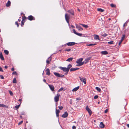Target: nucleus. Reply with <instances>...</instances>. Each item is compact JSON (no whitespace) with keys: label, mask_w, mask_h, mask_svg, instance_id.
I'll use <instances>...</instances> for the list:
<instances>
[{"label":"nucleus","mask_w":129,"mask_h":129,"mask_svg":"<svg viewBox=\"0 0 129 129\" xmlns=\"http://www.w3.org/2000/svg\"><path fill=\"white\" fill-rule=\"evenodd\" d=\"M6 105H5L4 104H0V107H7Z\"/></svg>","instance_id":"nucleus-30"},{"label":"nucleus","mask_w":129,"mask_h":129,"mask_svg":"<svg viewBox=\"0 0 129 129\" xmlns=\"http://www.w3.org/2000/svg\"><path fill=\"white\" fill-rule=\"evenodd\" d=\"M99 126L100 127L102 128H104V125L102 122H101L99 125Z\"/></svg>","instance_id":"nucleus-19"},{"label":"nucleus","mask_w":129,"mask_h":129,"mask_svg":"<svg viewBox=\"0 0 129 129\" xmlns=\"http://www.w3.org/2000/svg\"><path fill=\"white\" fill-rule=\"evenodd\" d=\"M9 92L10 93V95H11L12 96L13 95V93L11 91H9Z\"/></svg>","instance_id":"nucleus-45"},{"label":"nucleus","mask_w":129,"mask_h":129,"mask_svg":"<svg viewBox=\"0 0 129 129\" xmlns=\"http://www.w3.org/2000/svg\"><path fill=\"white\" fill-rule=\"evenodd\" d=\"M28 19L30 20H34V17L31 15H30L28 17Z\"/></svg>","instance_id":"nucleus-14"},{"label":"nucleus","mask_w":129,"mask_h":129,"mask_svg":"<svg viewBox=\"0 0 129 129\" xmlns=\"http://www.w3.org/2000/svg\"><path fill=\"white\" fill-rule=\"evenodd\" d=\"M60 112V111L59 110H57L56 109V116L57 117L59 116V113Z\"/></svg>","instance_id":"nucleus-16"},{"label":"nucleus","mask_w":129,"mask_h":129,"mask_svg":"<svg viewBox=\"0 0 129 129\" xmlns=\"http://www.w3.org/2000/svg\"><path fill=\"white\" fill-rule=\"evenodd\" d=\"M76 100H80V99L79 98H77L76 99Z\"/></svg>","instance_id":"nucleus-58"},{"label":"nucleus","mask_w":129,"mask_h":129,"mask_svg":"<svg viewBox=\"0 0 129 129\" xmlns=\"http://www.w3.org/2000/svg\"><path fill=\"white\" fill-rule=\"evenodd\" d=\"M83 60L82 58H80L78 59L76 61V62L78 64L77 65V66H81L84 63V62H82V61Z\"/></svg>","instance_id":"nucleus-1"},{"label":"nucleus","mask_w":129,"mask_h":129,"mask_svg":"<svg viewBox=\"0 0 129 129\" xmlns=\"http://www.w3.org/2000/svg\"><path fill=\"white\" fill-rule=\"evenodd\" d=\"M101 53L102 54L104 55L107 54H108L107 52L106 51H102Z\"/></svg>","instance_id":"nucleus-27"},{"label":"nucleus","mask_w":129,"mask_h":129,"mask_svg":"<svg viewBox=\"0 0 129 129\" xmlns=\"http://www.w3.org/2000/svg\"><path fill=\"white\" fill-rule=\"evenodd\" d=\"M43 81L44 82H46V80L45 79H43Z\"/></svg>","instance_id":"nucleus-59"},{"label":"nucleus","mask_w":129,"mask_h":129,"mask_svg":"<svg viewBox=\"0 0 129 129\" xmlns=\"http://www.w3.org/2000/svg\"><path fill=\"white\" fill-rule=\"evenodd\" d=\"M114 42L113 41H111L108 42V43L109 44H114Z\"/></svg>","instance_id":"nucleus-36"},{"label":"nucleus","mask_w":129,"mask_h":129,"mask_svg":"<svg viewBox=\"0 0 129 129\" xmlns=\"http://www.w3.org/2000/svg\"><path fill=\"white\" fill-rule=\"evenodd\" d=\"M0 58L2 60H4V58L3 55L2 53L1 52H0Z\"/></svg>","instance_id":"nucleus-23"},{"label":"nucleus","mask_w":129,"mask_h":129,"mask_svg":"<svg viewBox=\"0 0 129 129\" xmlns=\"http://www.w3.org/2000/svg\"><path fill=\"white\" fill-rule=\"evenodd\" d=\"M54 74L56 76L59 77L60 74L59 73L55 72L54 73Z\"/></svg>","instance_id":"nucleus-24"},{"label":"nucleus","mask_w":129,"mask_h":129,"mask_svg":"<svg viewBox=\"0 0 129 129\" xmlns=\"http://www.w3.org/2000/svg\"><path fill=\"white\" fill-rule=\"evenodd\" d=\"M91 58L90 57H89L86 58L84 62V63L86 64L90 60Z\"/></svg>","instance_id":"nucleus-13"},{"label":"nucleus","mask_w":129,"mask_h":129,"mask_svg":"<svg viewBox=\"0 0 129 129\" xmlns=\"http://www.w3.org/2000/svg\"><path fill=\"white\" fill-rule=\"evenodd\" d=\"M17 83L16 80L15 78H14L13 81V83Z\"/></svg>","instance_id":"nucleus-34"},{"label":"nucleus","mask_w":129,"mask_h":129,"mask_svg":"<svg viewBox=\"0 0 129 129\" xmlns=\"http://www.w3.org/2000/svg\"><path fill=\"white\" fill-rule=\"evenodd\" d=\"M69 15L66 13L65 15V18L67 22L69 24V21L70 19Z\"/></svg>","instance_id":"nucleus-2"},{"label":"nucleus","mask_w":129,"mask_h":129,"mask_svg":"<svg viewBox=\"0 0 129 129\" xmlns=\"http://www.w3.org/2000/svg\"><path fill=\"white\" fill-rule=\"evenodd\" d=\"M71 27H72V28H74L75 27L73 25H71Z\"/></svg>","instance_id":"nucleus-62"},{"label":"nucleus","mask_w":129,"mask_h":129,"mask_svg":"<svg viewBox=\"0 0 129 129\" xmlns=\"http://www.w3.org/2000/svg\"><path fill=\"white\" fill-rule=\"evenodd\" d=\"M79 69V68H72L71 69L70 71H73L77 70Z\"/></svg>","instance_id":"nucleus-21"},{"label":"nucleus","mask_w":129,"mask_h":129,"mask_svg":"<svg viewBox=\"0 0 129 129\" xmlns=\"http://www.w3.org/2000/svg\"><path fill=\"white\" fill-rule=\"evenodd\" d=\"M60 95V94L59 93H58L56 94V95L55 96L54 98V100L55 102H57L59 100V99Z\"/></svg>","instance_id":"nucleus-3"},{"label":"nucleus","mask_w":129,"mask_h":129,"mask_svg":"<svg viewBox=\"0 0 129 129\" xmlns=\"http://www.w3.org/2000/svg\"><path fill=\"white\" fill-rule=\"evenodd\" d=\"M8 67V66H5V69H7Z\"/></svg>","instance_id":"nucleus-56"},{"label":"nucleus","mask_w":129,"mask_h":129,"mask_svg":"<svg viewBox=\"0 0 129 129\" xmlns=\"http://www.w3.org/2000/svg\"><path fill=\"white\" fill-rule=\"evenodd\" d=\"M86 110L88 112L90 116L92 113V112L90 109L89 108L88 106H87L86 108Z\"/></svg>","instance_id":"nucleus-7"},{"label":"nucleus","mask_w":129,"mask_h":129,"mask_svg":"<svg viewBox=\"0 0 129 129\" xmlns=\"http://www.w3.org/2000/svg\"><path fill=\"white\" fill-rule=\"evenodd\" d=\"M0 71L2 72H4L3 70H2V68L1 67H0Z\"/></svg>","instance_id":"nucleus-53"},{"label":"nucleus","mask_w":129,"mask_h":129,"mask_svg":"<svg viewBox=\"0 0 129 129\" xmlns=\"http://www.w3.org/2000/svg\"><path fill=\"white\" fill-rule=\"evenodd\" d=\"M79 78L80 80L82 82H83L85 84L86 83V79L84 77H79Z\"/></svg>","instance_id":"nucleus-4"},{"label":"nucleus","mask_w":129,"mask_h":129,"mask_svg":"<svg viewBox=\"0 0 129 129\" xmlns=\"http://www.w3.org/2000/svg\"><path fill=\"white\" fill-rule=\"evenodd\" d=\"M79 86H78L77 87L73 89L72 91H77L78 89H79Z\"/></svg>","instance_id":"nucleus-18"},{"label":"nucleus","mask_w":129,"mask_h":129,"mask_svg":"<svg viewBox=\"0 0 129 129\" xmlns=\"http://www.w3.org/2000/svg\"><path fill=\"white\" fill-rule=\"evenodd\" d=\"M22 101L21 99H19V100L18 101L20 102H21Z\"/></svg>","instance_id":"nucleus-61"},{"label":"nucleus","mask_w":129,"mask_h":129,"mask_svg":"<svg viewBox=\"0 0 129 129\" xmlns=\"http://www.w3.org/2000/svg\"><path fill=\"white\" fill-rule=\"evenodd\" d=\"M12 74L13 75H17V73L15 71H14V72L12 73Z\"/></svg>","instance_id":"nucleus-44"},{"label":"nucleus","mask_w":129,"mask_h":129,"mask_svg":"<svg viewBox=\"0 0 129 129\" xmlns=\"http://www.w3.org/2000/svg\"><path fill=\"white\" fill-rule=\"evenodd\" d=\"M94 39L96 40H100L99 37V36L97 35H94Z\"/></svg>","instance_id":"nucleus-17"},{"label":"nucleus","mask_w":129,"mask_h":129,"mask_svg":"<svg viewBox=\"0 0 129 129\" xmlns=\"http://www.w3.org/2000/svg\"><path fill=\"white\" fill-rule=\"evenodd\" d=\"M95 89L99 92H100L101 91V89L99 87H95Z\"/></svg>","instance_id":"nucleus-31"},{"label":"nucleus","mask_w":129,"mask_h":129,"mask_svg":"<svg viewBox=\"0 0 129 129\" xmlns=\"http://www.w3.org/2000/svg\"><path fill=\"white\" fill-rule=\"evenodd\" d=\"M98 95H95L94 97V99H96L98 98Z\"/></svg>","instance_id":"nucleus-43"},{"label":"nucleus","mask_w":129,"mask_h":129,"mask_svg":"<svg viewBox=\"0 0 129 129\" xmlns=\"http://www.w3.org/2000/svg\"><path fill=\"white\" fill-rule=\"evenodd\" d=\"M15 23V24H16V25H17V27H18V26H19V25H18V23L17 22V21Z\"/></svg>","instance_id":"nucleus-51"},{"label":"nucleus","mask_w":129,"mask_h":129,"mask_svg":"<svg viewBox=\"0 0 129 129\" xmlns=\"http://www.w3.org/2000/svg\"><path fill=\"white\" fill-rule=\"evenodd\" d=\"M77 43L74 42H68L67 44V45L68 46L73 45Z\"/></svg>","instance_id":"nucleus-8"},{"label":"nucleus","mask_w":129,"mask_h":129,"mask_svg":"<svg viewBox=\"0 0 129 129\" xmlns=\"http://www.w3.org/2000/svg\"><path fill=\"white\" fill-rule=\"evenodd\" d=\"M96 44H89L87 45V46H93L95 45Z\"/></svg>","instance_id":"nucleus-32"},{"label":"nucleus","mask_w":129,"mask_h":129,"mask_svg":"<svg viewBox=\"0 0 129 129\" xmlns=\"http://www.w3.org/2000/svg\"><path fill=\"white\" fill-rule=\"evenodd\" d=\"M68 12L70 13L71 15L74 16V12L73 10H68Z\"/></svg>","instance_id":"nucleus-11"},{"label":"nucleus","mask_w":129,"mask_h":129,"mask_svg":"<svg viewBox=\"0 0 129 129\" xmlns=\"http://www.w3.org/2000/svg\"><path fill=\"white\" fill-rule=\"evenodd\" d=\"M26 17L25 16L24 17H22V21H23L24 20H25L26 19Z\"/></svg>","instance_id":"nucleus-49"},{"label":"nucleus","mask_w":129,"mask_h":129,"mask_svg":"<svg viewBox=\"0 0 129 129\" xmlns=\"http://www.w3.org/2000/svg\"><path fill=\"white\" fill-rule=\"evenodd\" d=\"M63 87L60 88L58 91V92H59L63 90Z\"/></svg>","instance_id":"nucleus-35"},{"label":"nucleus","mask_w":129,"mask_h":129,"mask_svg":"<svg viewBox=\"0 0 129 129\" xmlns=\"http://www.w3.org/2000/svg\"><path fill=\"white\" fill-rule=\"evenodd\" d=\"M24 22H23V21H22L21 22V26H23V25L24 24Z\"/></svg>","instance_id":"nucleus-46"},{"label":"nucleus","mask_w":129,"mask_h":129,"mask_svg":"<svg viewBox=\"0 0 129 129\" xmlns=\"http://www.w3.org/2000/svg\"><path fill=\"white\" fill-rule=\"evenodd\" d=\"M46 74L47 75H49L50 74L49 70L48 69H47L46 70Z\"/></svg>","instance_id":"nucleus-22"},{"label":"nucleus","mask_w":129,"mask_h":129,"mask_svg":"<svg viewBox=\"0 0 129 129\" xmlns=\"http://www.w3.org/2000/svg\"><path fill=\"white\" fill-rule=\"evenodd\" d=\"M20 117L22 118V117L21 116H20Z\"/></svg>","instance_id":"nucleus-64"},{"label":"nucleus","mask_w":129,"mask_h":129,"mask_svg":"<svg viewBox=\"0 0 129 129\" xmlns=\"http://www.w3.org/2000/svg\"><path fill=\"white\" fill-rule=\"evenodd\" d=\"M50 89L52 91H53L54 90V87L52 85H48Z\"/></svg>","instance_id":"nucleus-10"},{"label":"nucleus","mask_w":129,"mask_h":129,"mask_svg":"<svg viewBox=\"0 0 129 129\" xmlns=\"http://www.w3.org/2000/svg\"><path fill=\"white\" fill-rule=\"evenodd\" d=\"M64 76V75H60L59 77H63Z\"/></svg>","instance_id":"nucleus-55"},{"label":"nucleus","mask_w":129,"mask_h":129,"mask_svg":"<svg viewBox=\"0 0 129 129\" xmlns=\"http://www.w3.org/2000/svg\"><path fill=\"white\" fill-rule=\"evenodd\" d=\"M123 41V40H121H121L119 42V43H118L119 45H120V44H121V42H122V41Z\"/></svg>","instance_id":"nucleus-42"},{"label":"nucleus","mask_w":129,"mask_h":129,"mask_svg":"<svg viewBox=\"0 0 129 129\" xmlns=\"http://www.w3.org/2000/svg\"><path fill=\"white\" fill-rule=\"evenodd\" d=\"M4 52L6 55H8L9 53V51L7 50H4Z\"/></svg>","instance_id":"nucleus-33"},{"label":"nucleus","mask_w":129,"mask_h":129,"mask_svg":"<svg viewBox=\"0 0 129 129\" xmlns=\"http://www.w3.org/2000/svg\"><path fill=\"white\" fill-rule=\"evenodd\" d=\"M73 33L75 34L80 36H82V34L81 33H77L75 29H73Z\"/></svg>","instance_id":"nucleus-9"},{"label":"nucleus","mask_w":129,"mask_h":129,"mask_svg":"<svg viewBox=\"0 0 129 129\" xmlns=\"http://www.w3.org/2000/svg\"><path fill=\"white\" fill-rule=\"evenodd\" d=\"M125 23H125L124 24H123V27H124V26H125Z\"/></svg>","instance_id":"nucleus-63"},{"label":"nucleus","mask_w":129,"mask_h":129,"mask_svg":"<svg viewBox=\"0 0 129 129\" xmlns=\"http://www.w3.org/2000/svg\"><path fill=\"white\" fill-rule=\"evenodd\" d=\"M14 68H12V69H11V70L12 71H14Z\"/></svg>","instance_id":"nucleus-57"},{"label":"nucleus","mask_w":129,"mask_h":129,"mask_svg":"<svg viewBox=\"0 0 129 129\" xmlns=\"http://www.w3.org/2000/svg\"><path fill=\"white\" fill-rule=\"evenodd\" d=\"M73 59V57L69 58L66 61H68L70 62L72 61Z\"/></svg>","instance_id":"nucleus-26"},{"label":"nucleus","mask_w":129,"mask_h":129,"mask_svg":"<svg viewBox=\"0 0 129 129\" xmlns=\"http://www.w3.org/2000/svg\"><path fill=\"white\" fill-rule=\"evenodd\" d=\"M20 106V105H16L15 106V108L16 109H18L19 108V107Z\"/></svg>","instance_id":"nucleus-41"},{"label":"nucleus","mask_w":129,"mask_h":129,"mask_svg":"<svg viewBox=\"0 0 129 129\" xmlns=\"http://www.w3.org/2000/svg\"><path fill=\"white\" fill-rule=\"evenodd\" d=\"M11 5V2L10 1H8L7 3L6 4V6L7 7H9Z\"/></svg>","instance_id":"nucleus-20"},{"label":"nucleus","mask_w":129,"mask_h":129,"mask_svg":"<svg viewBox=\"0 0 129 129\" xmlns=\"http://www.w3.org/2000/svg\"><path fill=\"white\" fill-rule=\"evenodd\" d=\"M59 68L61 70H63V71L67 72V73H68L69 71L67 68L66 67H59Z\"/></svg>","instance_id":"nucleus-5"},{"label":"nucleus","mask_w":129,"mask_h":129,"mask_svg":"<svg viewBox=\"0 0 129 129\" xmlns=\"http://www.w3.org/2000/svg\"><path fill=\"white\" fill-rule=\"evenodd\" d=\"M71 50V49H66L65 50V51L69 52Z\"/></svg>","instance_id":"nucleus-39"},{"label":"nucleus","mask_w":129,"mask_h":129,"mask_svg":"<svg viewBox=\"0 0 129 129\" xmlns=\"http://www.w3.org/2000/svg\"><path fill=\"white\" fill-rule=\"evenodd\" d=\"M72 128L73 129H76V127L74 125L72 126Z\"/></svg>","instance_id":"nucleus-54"},{"label":"nucleus","mask_w":129,"mask_h":129,"mask_svg":"<svg viewBox=\"0 0 129 129\" xmlns=\"http://www.w3.org/2000/svg\"><path fill=\"white\" fill-rule=\"evenodd\" d=\"M125 37V35H123L122 36V37L121 38V39L122 40H123L124 39Z\"/></svg>","instance_id":"nucleus-38"},{"label":"nucleus","mask_w":129,"mask_h":129,"mask_svg":"<svg viewBox=\"0 0 129 129\" xmlns=\"http://www.w3.org/2000/svg\"><path fill=\"white\" fill-rule=\"evenodd\" d=\"M72 67V65L71 64H70L68 65V67L67 68L68 69L69 71L70 68H71Z\"/></svg>","instance_id":"nucleus-29"},{"label":"nucleus","mask_w":129,"mask_h":129,"mask_svg":"<svg viewBox=\"0 0 129 129\" xmlns=\"http://www.w3.org/2000/svg\"><path fill=\"white\" fill-rule=\"evenodd\" d=\"M76 28L78 29L79 31H81L83 30V28L79 25L76 24Z\"/></svg>","instance_id":"nucleus-6"},{"label":"nucleus","mask_w":129,"mask_h":129,"mask_svg":"<svg viewBox=\"0 0 129 129\" xmlns=\"http://www.w3.org/2000/svg\"><path fill=\"white\" fill-rule=\"evenodd\" d=\"M97 10L98 11L101 12H104V10L103 9L101 8H98L97 9Z\"/></svg>","instance_id":"nucleus-28"},{"label":"nucleus","mask_w":129,"mask_h":129,"mask_svg":"<svg viewBox=\"0 0 129 129\" xmlns=\"http://www.w3.org/2000/svg\"><path fill=\"white\" fill-rule=\"evenodd\" d=\"M0 77L2 79H4V77L2 75H0Z\"/></svg>","instance_id":"nucleus-50"},{"label":"nucleus","mask_w":129,"mask_h":129,"mask_svg":"<svg viewBox=\"0 0 129 129\" xmlns=\"http://www.w3.org/2000/svg\"><path fill=\"white\" fill-rule=\"evenodd\" d=\"M51 60V57H49L46 60V62L47 64H49L50 61Z\"/></svg>","instance_id":"nucleus-15"},{"label":"nucleus","mask_w":129,"mask_h":129,"mask_svg":"<svg viewBox=\"0 0 129 129\" xmlns=\"http://www.w3.org/2000/svg\"><path fill=\"white\" fill-rule=\"evenodd\" d=\"M68 114L67 112H65L64 114L61 116L63 118H66L68 116Z\"/></svg>","instance_id":"nucleus-12"},{"label":"nucleus","mask_w":129,"mask_h":129,"mask_svg":"<svg viewBox=\"0 0 129 129\" xmlns=\"http://www.w3.org/2000/svg\"><path fill=\"white\" fill-rule=\"evenodd\" d=\"M110 6L112 7H116V5L113 4H111Z\"/></svg>","instance_id":"nucleus-37"},{"label":"nucleus","mask_w":129,"mask_h":129,"mask_svg":"<svg viewBox=\"0 0 129 129\" xmlns=\"http://www.w3.org/2000/svg\"><path fill=\"white\" fill-rule=\"evenodd\" d=\"M127 126L129 128V124H128L127 125Z\"/></svg>","instance_id":"nucleus-60"},{"label":"nucleus","mask_w":129,"mask_h":129,"mask_svg":"<svg viewBox=\"0 0 129 129\" xmlns=\"http://www.w3.org/2000/svg\"><path fill=\"white\" fill-rule=\"evenodd\" d=\"M59 108L60 110H61L63 108V107L62 106L59 107Z\"/></svg>","instance_id":"nucleus-47"},{"label":"nucleus","mask_w":129,"mask_h":129,"mask_svg":"<svg viewBox=\"0 0 129 129\" xmlns=\"http://www.w3.org/2000/svg\"><path fill=\"white\" fill-rule=\"evenodd\" d=\"M108 111V109H106L105 111L104 112L105 113H106Z\"/></svg>","instance_id":"nucleus-52"},{"label":"nucleus","mask_w":129,"mask_h":129,"mask_svg":"<svg viewBox=\"0 0 129 129\" xmlns=\"http://www.w3.org/2000/svg\"><path fill=\"white\" fill-rule=\"evenodd\" d=\"M23 122V121H20L18 123V124L19 125H20V124H22V123Z\"/></svg>","instance_id":"nucleus-48"},{"label":"nucleus","mask_w":129,"mask_h":129,"mask_svg":"<svg viewBox=\"0 0 129 129\" xmlns=\"http://www.w3.org/2000/svg\"><path fill=\"white\" fill-rule=\"evenodd\" d=\"M80 24L81 25H82L83 27L86 28H87L88 27V26L86 25L82 24Z\"/></svg>","instance_id":"nucleus-25"},{"label":"nucleus","mask_w":129,"mask_h":129,"mask_svg":"<svg viewBox=\"0 0 129 129\" xmlns=\"http://www.w3.org/2000/svg\"><path fill=\"white\" fill-rule=\"evenodd\" d=\"M107 36V35L106 34H105L102 35V36L103 37H105Z\"/></svg>","instance_id":"nucleus-40"}]
</instances>
